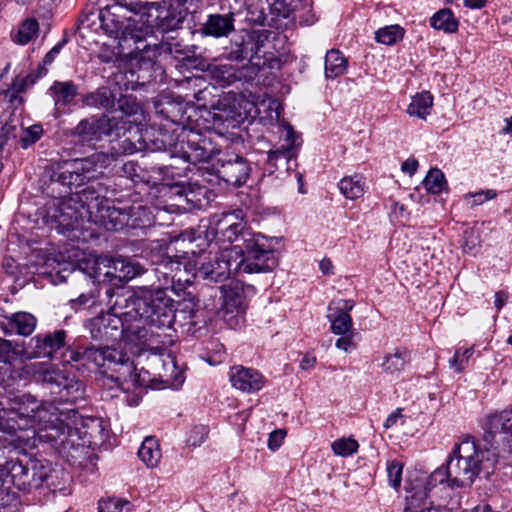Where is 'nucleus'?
I'll use <instances>...</instances> for the list:
<instances>
[{
  "label": "nucleus",
  "instance_id": "nucleus-1",
  "mask_svg": "<svg viewBox=\"0 0 512 512\" xmlns=\"http://www.w3.org/2000/svg\"><path fill=\"white\" fill-rule=\"evenodd\" d=\"M77 415L75 408L64 410L53 404L39 406L35 396L17 394L8 398L6 407H0V432L13 437L17 445L35 446L38 440L68 455L71 450L96 444L104 432L98 418L84 419L78 427Z\"/></svg>",
  "mask_w": 512,
  "mask_h": 512
},
{
  "label": "nucleus",
  "instance_id": "nucleus-2",
  "mask_svg": "<svg viewBox=\"0 0 512 512\" xmlns=\"http://www.w3.org/2000/svg\"><path fill=\"white\" fill-rule=\"evenodd\" d=\"M109 165V156L104 152H95L85 158H75L57 163L47 171L49 180H43L44 192L51 196L46 202L43 222L51 229L64 234L78 227L80 220L99 213V209L108 203L106 187L100 182H92L79 191L87 181L97 177L100 170Z\"/></svg>",
  "mask_w": 512,
  "mask_h": 512
},
{
  "label": "nucleus",
  "instance_id": "nucleus-3",
  "mask_svg": "<svg viewBox=\"0 0 512 512\" xmlns=\"http://www.w3.org/2000/svg\"><path fill=\"white\" fill-rule=\"evenodd\" d=\"M261 234H246L244 247H232L203 261L198 260L195 276L209 282H223L231 275L272 271L278 260Z\"/></svg>",
  "mask_w": 512,
  "mask_h": 512
},
{
  "label": "nucleus",
  "instance_id": "nucleus-4",
  "mask_svg": "<svg viewBox=\"0 0 512 512\" xmlns=\"http://www.w3.org/2000/svg\"><path fill=\"white\" fill-rule=\"evenodd\" d=\"M116 310L126 315L131 323H138L150 333V340L143 345L155 343L152 328H171L176 317V303L165 290L143 291L140 294L120 293L115 299Z\"/></svg>",
  "mask_w": 512,
  "mask_h": 512
},
{
  "label": "nucleus",
  "instance_id": "nucleus-5",
  "mask_svg": "<svg viewBox=\"0 0 512 512\" xmlns=\"http://www.w3.org/2000/svg\"><path fill=\"white\" fill-rule=\"evenodd\" d=\"M475 441L466 437L455 444L445 465L435 469L427 478L425 490L431 491L437 485L447 484L450 488L471 487L477 477L484 476L489 462L478 461Z\"/></svg>",
  "mask_w": 512,
  "mask_h": 512
},
{
  "label": "nucleus",
  "instance_id": "nucleus-6",
  "mask_svg": "<svg viewBox=\"0 0 512 512\" xmlns=\"http://www.w3.org/2000/svg\"><path fill=\"white\" fill-rule=\"evenodd\" d=\"M483 429L485 447L475 442V450L478 461L490 463L484 470L488 478L498 467L512 466V408L488 415Z\"/></svg>",
  "mask_w": 512,
  "mask_h": 512
},
{
  "label": "nucleus",
  "instance_id": "nucleus-7",
  "mask_svg": "<svg viewBox=\"0 0 512 512\" xmlns=\"http://www.w3.org/2000/svg\"><path fill=\"white\" fill-rule=\"evenodd\" d=\"M174 130H159L155 137V149L168 151L172 157L181 158L191 164L209 162L221 155L220 147L210 135L198 131L181 128L179 133Z\"/></svg>",
  "mask_w": 512,
  "mask_h": 512
},
{
  "label": "nucleus",
  "instance_id": "nucleus-8",
  "mask_svg": "<svg viewBox=\"0 0 512 512\" xmlns=\"http://www.w3.org/2000/svg\"><path fill=\"white\" fill-rule=\"evenodd\" d=\"M108 303L111 305V312L101 313L86 322V328L93 339L110 341L125 335L130 341L139 343L150 340L151 335L145 327L127 320L126 315L115 309V301L109 300Z\"/></svg>",
  "mask_w": 512,
  "mask_h": 512
},
{
  "label": "nucleus",
  "instance_id": "nucleus-9",
  "mask_svg": "<svg viewBox=\"0 0 512 512\" xmlns=\"http://www.w3.org/2000/svg\"><path fill=\"white\" fill-rule=\"evenodd\" d=\"M50 472L51 469L38 460H29L24 464L19 459H10L0 466V481L7 490L14 487L30 492L41 487L48 480Z\"/></svg>",
  "mask_w": 512,
  "mask_h": 512
},
{
  "label": "nucleus",
  "instance_id": "nucleus-10",
  "mask_svg": "<svg viewBox=\"0 0 512 512\" xmlns=\"http://www.w3.org/2000/svg\"><path fill=\"white\" fill-rule=\"evenodd\" d=\"M134 121H125L107 113L84 118L71 130L70 135L83 144H94L103 137H121L133 128Z\"/></svg>",
  "mask_w": 512,
  "mask_h": 512
},
{
  "label": "nucleus",
  "instance_id": "nucleus-11",
  "mask_svg": "<svg viewBox=\"0 0 512 512\" xmlns=\"http://www.w3.org/2000/svg\"><path fill=\"white\" fill-rule=\"evenodd\" d=\"M123 9L125 7L114 3L101 10V27L110 36L119 39L120 43L127 44L132 51H146L150 44L146 43L145 33L141 28L134 26V21L130 17L120 14Z\"/></svg>",
  "mask_w": 512,
  "mask_h": 512
},
{
  "label": "nucleus",
  "instance_id": "nucleus-12",
  "mask_svg": "<svg viewBox=\"0 0 512 512\" xmlns=\"http://www.w3.org/2000/svg\"><path fill=\"white\" fill-rule=\"evenodd\" d=\"M25 354L29 359L44 358L70 363L80 361L81 351L72 350L67 340V332L63 329H56L32 337Z\"/></svg>",
  "mask_w": 512,
  "mask_h": 512
},
{
  "label": "nucleus",
  "instance_id": "nucleus-13",
  "mask_svg": "<svg viewBox=\"0 0 512 512\" xmlns=\"http://www.w3.org/2000/svg\"><path fill=\"white\" fill-rule=\"evenodd\" d=\"M43 385L49 390L52 397L49 401L39 402V406L53 404L61 409L59 404H76L84 399L85 387L75 377H69L61 371L46 370L41 374ZM64 410L66 408H63Z\"/></svg>",
  "mask_w": 512,
  "mask_h": 512
},
{
  "label": "nucleus",
  "instance_id": "nucleus-14",
  "mask_svg": "<svg viewBox=\"0 0 512 512\" xmlns=\"http://www.w3.org/2000/svg\"><path fill=\"white\" fill-rule=\"evenodd\" d=\"M116 262L114 259L107 258H96V259H83L78 264V272L84 274L89 279L93 280V283L97 282L100 285L99 292L105 289V294L112 300L115 293L113 288L107 286V284L120 287V283L116 276Z\"/></svg>",
  "mask_w": 512,
  "mask_h": 512
},
{
  "label": "nucleus",
  "instance_id": "nucleus-15",
  "mask_svg": "<svg viewBox=\"0 0 512 512\" xmlns=\"http://www.w3.org/2000/svg\"><path fill=\"white\" fill-rule=\"evenodd\" d=\"M217 163L218 178L233 187L246 184L252 172L249 162L237 154H222Z\"/></svg>",
  "mask_w": 512,
  "mask_h": 512
},
{
  "label": "nucleus",
  "instance_id": "nucleus-16",
  "mask_svg": "<svg viewBox=\"0 0 512 512\" xmlns=\"http://www.w3.org/2000/svg\"><path fill=\"white\" fill-rule=\"evenodd\" d=\"M140 21L148 28H157L164 33L178 29L183 20L174 11L169 10L159 3H145L140 14Z\"/></svg>",
  "mask_w": 512,
  "mask_h": 512
},
{
  "label": "nucleus",
  "instance_id": "nucleus-17",
  "mask_svg": "<svg viewBox=\"0 0 512 512\" xmlns=\"http://www.w3.org/2000/svg\"><path fill=\"white\" fill-rule=\"evenodd\" d=\"M126 356L123 351L110 346L91 345L81 351L80 361L94 363L97 367L103 368L104 373H108Z\"/></svg>",
  "mask_w": 512,
  "mask_h": 512
},
{
  "label": "nucleus",
  "instance_id": "nucleus-18",
  "mask_svg": "<svg viewBox=\"0 0 512 512\" xmlns=\"http://www.w3.org/2000/svg\"><path fill=\"white\" fill-rule=\"evenodd\" d=\"M37 326V318L24 311L6 314L0 309V327L6 335L17 334L21 336L31 335Z\"/></svg>",
  "mask_w": 512,
  "mask_h": 512
},
{
  "label": "nucleus",
  "instance_id": "nucleus-19",
  "mask_svg": "<svg viewBox=\"0 0 512 512\" xmlns=\"http://www.w3.org/2000/svg\"><path fill=\"white\" fill-rule=\"evenodd\" d=\"M284 140L287 145H283L281 148L276 150H270L267 156V164L272 168L278 169L279 166L288 167L289 161L295 157V147L301 144L300 136L293 130V127L289 124L283 126Z\"/></svg>",
  "mask_w": 512,
  "mask_h": 512
},
{
  "label": "nucleus",
  "instance_id": "nucleus-20",
  "mask_svg": "<svg viewBox=\"0 0 512 512\" xmlns=\"http://www.w3.org/2000/svg\"><path fill=\"white\" fill-rule=\"evenodd\" d=\"M232 386L242 392L255 393L265 385V377L256 369L234 366L230 370Z\"/></svg>",
  "mask_w": 512,
  "mask_h": 512
},
{
  "label": "nucleus",
  "instance_id": "nucleus-21",
  "mask_svg": "<svg viewBox=\"0 0 512 512\" xmlns=\"http://www.w3.org/2000/svg\"><path fill=\"white\" fill-rule=\"evenodd\" d=\"M126 212L125 207H115L110 205V200L105 203L99 213L90 216L91 223L103 227L108 231H120L126 228Z\"/></svg>",
  "mask_w": 512,
  "mask_h": 512
},
{
  "label": "nucleus",
  "instance_id": "nucleus-22",
  "mask_svg": "<svg viewBox=\"0 0 512 512\" xmlns=\"http://www.w3.org/2000/svg\"><path fill=\"white\" fill-rule=\"evenodd\" d=\"M110 377L125 390L143 386L146 383V379L142 377V371H137L128 355L111 371Z\"/></svg>",
  "mask_w": 512,
  "mask_h": 512
},
{
  "label": "nucleus",
  "instance_id": "nucleus-23",
  "mask_svg": "<svg viewBox=\"0 0 512 512\" xmlns=\"http://www.w3.org/2000/svg\"><path fill=\"white\" fill-rule=\"evenodd\" d=\"M216 229L218 232L222 233L229 242L242 240V245L234 246L239 248L244 247V236L246 234H254L251 231H245V223L242 220H238L234 212L222 214L221 218L216 222Z\"/></svg>",
  "mask_w": 512,
  "mask_h": 512
},
{
  "label": "nucleus",
  "instance_id": "nucleus-24",
  "mask_svg": "<svg viewBox=\"0 0 512 512\" xmlns=\"http://www.w3.org/2000/svg\"><path fill=\"white\" fill-rule=\"evenodd\" d=\"M117 95L107 86L88 92L82 98V105L93 109L116 112Z\"/></svg>",
  "mask_w": 512,
  "mask_h": 512
},
{
  "label": "nucleus",
  "instance_id": "nucleus-25",
  "mask_svg": "<svg viewBox=\"0 0 512 512\" xmlns=\"http://www.w3.org/2000/svg\"><path fill=\"white\" fill-rule=\"evenodd\" d=\"M234 22L235 19L228 13L210 14L202 26V31L215 38L227 37L235 29Z\"/></svg>",
  "mask_w": 512,
  "mask_h": 512
},
{
  "label": "nucleus",
  "instance_id": "nucleus-26",
  "mask_svg": "<svg viewBox=\"0 0 512 512\" xmlns=\"http://www.w3.org/2000/svg\"><path fill=\"white\" fill-rule=\"evenodd\" d=\"M220 289L221 310L224 314H243L246 309L245 297L243 291L238 287H227L222 285Z\"/></svg>",
  "mask_w": 512,
  "mask_h": 512
},
{
  "label": "nucleus",
  "instance_id": "nucleus-27",
  "mask_svg": "<svg viewBox=\"0 0 512 512\" xmlns=\"http://www.w3.org/2000/svg\"><path fill=\"white\" fill-rule=\"evenodd\" d=\"M125 212L126 228L142 229L149 227L153 222L151 210L141 203H134L128 207L125 206Z\"/></svg>",
  "mask_w": 512,
  "mask_h": 512
},
{
  "label": "nucleus",
  "instance_id": "nucleus-28",
  "mask_svg": "<svg viewBox=\"0 0 512 512\" xmlns=\"http://www.w3.org/2000/svg\"><path fill=\"white\" fill-rule=\"evenodd\" d=\"M155 47L159 55L167 54L181 60L189 59L193 53L190 47L184 45L174 36L163 37L158 44H155Z\"/></svg>",
  "mask_w": 512,
  "mask_h": 512
},
{
  "label": "nucleus",
  "instance_id": "nucleus-29",
  "mask_svg": "<svg viewBox=\"0 0 512 512\" xmlns=\"http://www.w3.org/2000/svg\"><path fill=\"white\" fill-rule=\"evenodd\" d=\"M433 106V96L430 92L424 91L417 93L411 98V102L408 105L406 112L411 117H417L425 120L430 114Z\"/></svg>",
  "mask_w": 512,
  "mask_h": 512
},
{
  "label": "nucleus",
  "instance_id": "nucleus-30",
  "mask_svg": "<svg viewBox=\"0 0 512 512\" xmlns=\"http://www.w3.org/2000/svg\"><path fill=\"white\" fill-rule=\"evenodd\" d=\"M138 456L147 467H156L162 458L158 441L154 437H146L138 450Z\"/></svg>",
  "mask_w": 512,
  "mask_h": 512
},
{
  "label": "nucleus",
  "instance_id": "nucleus-31",
  "mask_svg": "<svg viewBox=\"0 0 512 512\" xmlns=\"http://www.w3.org/2000/svg\"><path fill=\"white\" fill-rule=\"evenodd\" d=\"M50 91L56 105H69L78 94V86L73 81H55Z\"/></svg>",
  "mask_w": 512,
  "mask_h": 512
},
{
  "label": "nucleus",
  "instance_id": "nucleus-32",
  "mask_svg": "<svg viewBox=\"0 0 512 512\" xmlns=\"http://www.w3.org/2000/svg\"><path fill=\"white\" fill-rule=\"evenodd\" d=\"M430 25L436 30H442L445 33L451 34L457 32L459 21L454 16L452 10L443 8L431 17Z\"/></svg>",
  "mask_w": 512,
  "mask_h": 512
},
{
  "label": "nucleus",
  "instance_id": "nucleus-33",
  "mask_svg": "<svg viewBox=\"0 0 512 512\" xmlns=\"http://www.w3.org/2000/svg\"><path fill=\"white\" fill-rule=\"evenodd\" d=\"M347 69V60L343 54L336 49H331L325 56V75L327 78H336Z\"/></svg>",
  "mask_w": 512,
  "mask_h": 512
},
{
  "label": "nucleus",
  "instance_id": "nucleus-34",
  "mask_svg": "<svg viewBox=\"0 0 512 512\" xmlns=\"http://www.w3.org/2000/svg\"><path fill=\"white\" fill-rule=\"evenodd\" d=\"M338 187L340 189V192L347 199L351 200L363 196L365 192V182L363 180V177L358 174L342 178L338 183Z\"/></svg>",
  "mask_w": 512,
  "mask_h": 512
},
{
  "label": "nucleus",
  "instance_id": "nucleus-35",
  "mask_svg": "<svg viewBox=\"0 0 512 512\" xmlns=\"http://www.w3.org/2000/svg\"><path fill=\"white\" fill-rule=\"evenodd\" d=\"M150 261L152 265L156 266L155 272L157 274H162L166 280L170 277L173 281L174 275H172V273L175 270H180L181 263L178 260L172 259V257L167 254L153 253Z\"/></svg>",
  "mask_w": 512,
  "mask_h": 512
},
{
  "label": "nucleus",
  "instance_id": "nucleus-36",
  "mask_svg": "<svg viewBox=\"0 0 512 512\" xmlns=\"http://www.w3.org/2000/svg\"><path fill=\"white\" fill-rule=\"evenodd\" d=\"M410 361V353L407 349H396L394 353L387 354L382 363L384 371L388 373L399 372Z\"/></svg>",
  "mask_w": 512,
  "mask_h": 512
},
{
  "label": "nucleus",
  "instance_id": "nucleus-37",
  "mask_svg": "<svg viewBox=\"0 0 512 512\" xmlns=\"http://www.w3.org/2000/svg\"><path fill=\"white\" fill-rule=\"evenodd\" d=\"M115 262L117 269L116 272L118 273L116 278L118 279L120 286L141 274L140 265L133 262L131 259L115 258Z\"/></svg>",
  "mask_w": 512,
  "mask_h": 512
},
{
  "label": "nucleus",
  "instance_id": "nucleus-38",
  "mask_svg": "<svg viewBox=\"0 0 512 512\" xmlns=\"http://www.w3.org/2000/svg\"><path fill=\"white\" fill-rule=\"evenodd\" d=\"M116 111L122 113L120 117H123L125 121H129L127 119L129 117L143 114L142 106L135 97L122 94L119 98L117 97Z\"/></svg>",
  "mask_w": 512,
  "mask_h": 512
},
{
  "label": "nucleus",
  "instance_id": "nucleus-39",
  "mask_svg": "<svg viewBox=\"0 0 512 512\" xmlns=\"http://www.w3.org/2000/svg\"><path fill=\"white\" fill-rule=\"evenodd\" d=\"M128 132L129 131L121 137H111L110 155L107 154L109 156V161L121 155L133 154L138 150L135 143L126 136Z\"/></svg>",
  "mask_w": 512,
  "mask_h": 512
},
{
  "label": "nucleus",
  "instance_id": "nucleus-40",
  "mask_svg": "<svg viewBox=\"0 0 512 512\" xmlns=\"http://www.w3.org/2000/svg\"><path fill=\"white\" fill-rule=\"evenodd\" d=\"M405 30L400 25H389L380 28L375 33L377 42L385 45H394L404 37Z\"/></svg>",
  "mask_w": 512,
  "mask_h": 512
},
{
  "label": "nucleus",
  "instance_id": "nucleus-41",
  "mask_svg": "<svg viewBox=\"0 0 512 512\" xmlns=\"http://www.w3.org/2000/svg\"><path fill=\"white\" fill-rule=\"evenodd\" d=\"M328 318L334 334L346 335L352 332V318L346 311H336L335 314L329 315Z\"/></svg>",
  "mask_w": 512,
  "mask_h": 512
},
{
  "label": "nucleus",
  "instance_id": "nucleus-42",
  "mask_svg": "<svg viewBox=\"0 0 512 512\" xmlns=\"http://www.w3.org/2000/svg\"><path fill=\"white\" fill-rule=\"evenodd\" d=\"M39 24L36 19H26L19 27L17 33L13 36V41L20 45L29 43L38 33Z\"/></svg>",
  "mask_w": 512,
  "mask_h": 512
},
{
  "label": "nucleus",
  "instance_id": "nucleus-43",
  "mask_svg": "<svg viewBox=\"0 0 512 512\" xmlns=\"http://www.w3.org/2000/svg\"><path fill=\"white\" fill-rule=\"evenodd\" d=\"M446 184L444 173L437 168L431 169L423 181L425 189L432 194L441 193Z\"/></svg>",
  "mask_w": 512,
  "mask_h": 512
},
{
  "label": "nucleus",
  "instance_id": "nucleus-44",
  "mask_svg": "<svg viewBox=\"0 0 512 512\" xmlns=\"http://www.w3.org/2000/svg\"><path fill=\"white\" fill-rule=\"evenodd\" d=\"M48 72V69L44 66H38L37 70L29 73L26 76H17L12 84V88L16 90V92H24L27 87L35 84L38 79L45 76Z\"/></svg>",
  "mask_w": 512,
  "mask_h": 512
},
{
  "label": "nucleus",
  "instance_id": "nucleus-45",
  "mask_svg": "<svg viewBox=\"0 0 512 512\" xmlns=\"http://www.w3.org/2000/svg\"><path fill=\"white\" fill-rule=\"evenodd\" d=\"M43 134L44 129L41 124H33L27 128H22L19 144L23 149H27L38 142Z\"/></svg>",
  "mask_w": 512,
  "mask_h": 512
},
{
  "label": "nucleus",
  "instance_id": "nucleus-46",
  "mask_svg": "<svg viewBox=\"0 0 512 512\" xmlns=\"http://www.w3.org/2000/svg\"><path fill=\"white\" fill-rule=\"evenodd\" d=\"M473 353L474 349L472 347L457 349L453 357L449 360L450 368L457 373L462 372L468 366Z\"/></svg>",
  "mask_w": 512,
  "mask_h": 512
},
{
  "label": "nucleus",
  "instance_id": "nucleus-47",
  "mask_svg": "<svg viewBox=\"0 0 512 512\" xmlns=\"http://www.w3.org/2000/svg\"><path fill=\"white\" fill-rule=\"evenodd\" d=\"M331 447L336 455L347 457L357 452L359 444L351 437H343L335 440Z\"/></svg>",
  "mask_w": 512,
  "mask_h": 512
},
{
  "label": "nucleus",
  "instance_id": "nucleus-48",
  "mask_svg": "<svg viewBox=\"0 0 512 512\" xmlns=\"http://www.w3.org/2000/svg\"><path fill=\"white\" fill-rule=\"evenodd\" d=\"M183 106L181 104H175L168 102L162 105L159 113L162 114L165 119L172 122L173 124H183L184 123V115H183Z\"/></svg>",
  "mask_w": 512,
  "mask_h": 512
},
{
  "label": "nucleus",
  "instance_id": "nucleus-49",
  "mask_svg": "<svg viewBox=\"0 0 512 512\" xmlns=\"http://www.w3.org/2000/svg\"><path fill=\"white\" fill-rule=\"evenodd\" d=\"M131 504L129 501L117 498H108L99 501V512H130Z\"/></svg>",
  "mask_w": 512,
  "mask_h": 512
},
{
  "label": "nucleus",
  "instance_id": "nucleus-50",
  "mask_svg": "<svg viewBox=\"0 0 512 512\" xmlns=\"http://www.w3.org/2000/svg\"><path fill=\"white\" fill-rule=\"evenodd\" d=\"M17 123L15 120H4L0 117V153L10 139L17 137Z\"/></svg>",
  "mask_w": 512,
  "mask_h": 512
},
{
  "label": "nucleus",
  "instance_id": "nucleus-51",
  "mask_svg": "<svg viewBox=\"0 0 512 512\" xmlns=\"http://www.w3.org/2000/svg\"><path fill=\"white\" fill-rule=\"evenodd\" d=\"M403 464L398 460H392L387 463L388 483L394 489L401 486Z\"/></svg>",
  "mask_w": 512,
  "mask_h": 512
},
{
  "label": "nucleus",
  "instance_id": "nucleus-52",
  "mask_svg": "<svg viewBox=\"0 0 512 512\" xmlns=\"http://www.w3.org/2000/svg\"><path fill=\"white\" fill-rule=\"evenodd\" d=\"M208 435V428L205 425H196L189 432L187 443L190 446L198 447L200 446Z\"/></svg>",
  "mask_w": 512,
  "mask_h": 512
},
{
  "label": "nucleus",
  "instance_id": "nucleus-53",
  "mask_svg": "<svg viewBox=\"0 0 512 512\" xmlns=\"http://www.w3.org/2000/svg\"><path fill=\"white\" fill-rule=\"evenodd\" d=\"M213 75L220 81L230 84L236 79V69L228 64L217 65L213 69Z\"/></svg>",
  "mask_w": 512,
  "mask_h": 512
},
{
  "label": "nucleus",
  "instance_id": "nucleus-54",
  "mask_svg": "<svg viewBox=\"0 0 512 512\" xmlns=\"http://www.w3.org/2000/svg\"><path fill=\"white\" fill-rule=\"evenodd\" d=\"M97 297L96 293L92 290L89 292H82L77 298L71 299L70 304L74 309L94 305Z\"/></svg>",
  "mask_w": 512,
  "mask_h": 512
},
{
  "label": "nucleus",
  "instance_id": "nucleus-55",
  "mask_svg": "<svg viewBox=\"0 0 512 512\" xmlns=\"http://www.w3.org/2000/svg\"><path fill=\"white\" fill-rule=\"evenodd\" d=\"M223 4L221 6L222 9L227 7L228 14L231 15L234 19L235 16L240 14L244 8L246 7V0H223Z\"/></svg>",
  "mask_w": 512,
  "mask_h": 512
},
{
  "label": "nucleus",
  "instance_id": "nucleus-56",
  "mask_svg": "<svg viewBox=\"0 0 512 512\" xmlns=\"http://www.w3.org/2000/svg\"><path fill=\"white\" fill-rule=\"evenodd\" d=\"M97 57L102 63H114L118 59L114 49L106 44L100 47Z\"/></svg>",
  "mask_w": 512,
  "mask_h": 512
},
{
  "label": "nucleus",
  "instance_id": "nucleus-57",
  "mask_svg": "<svg viewBox=\"0 0 512 512\" xmlns=\"http://www.w3.org/2000/svg\"><path fill=\"white\" fill-rule=\"evenodd\" d=\"M115 4L125 7V10L134 14H141L145 4L140 0H114Z\"/></svg>",
  "mask_w": 512,
  "mask_h": 512
},
{
  "label": "nucleus",
  "instance_id": "nucleus-58",
  "mask_svg": "<svg viewBox=\"0 0 512 512\" xmlns=\"http://www.w3.org/2000/svg\"><path fill=\"white\" fill-rule=\"evenodd\" d=\"M285 437V432L283 430H275L270 433L268 438V447L270 450L275 451L281 445Z\"/></svg>",
  "mask_w": 512,
  "mask_h": 512
},
{
  "label": "nucleus",
  "instance_id": "nucleus-59",
  "mask_svg": "<svg viewBox=\"0 0 512 512\" xmlns=\"http://www.w3.org/2000/svg\"><path fill=\"white\" fill-rule=\"evenodd\" d=\"M496 195L497 193L495 190L488 189L485 191L476 192L475 194H472L471 197L473 198L474 205H480L487 200L495 198Z\"/></svg>",
  "mask_w": 512,
  "mask_h": 512
},
{
  "label": "nucleus",
  "instance_id": "nucleus-60",
  "mask_svg": "<svg viewBox=\"0 0 512 512\" xmlns=\"http://www.w3.org/2000/svg\"><path fill=\"white\" fill-rule=\"evenodd\" d=\"M66 40H62L57 43L44 57L43 62L40 66H44L46 68L47 65H50L57 55L60 53L61 49L65 45Z\"/></svg>",
  "mask_w": 512,
  "mask_h": 512
},
{
  "label": "nucleus",
  "instance_id": "nucleus-61",
  "mask_svg": "<svg viewBox=\"0 0 512 512\" xmlns=\"http://www.w3.org/2000/svg\"><path fill=\"white\" fill-rule=\"evenodd\" d=\"M11 352V342L0 338V362H7L10 359Z\"/></svg>",
  "mask_w": 512,
  "mask_h": 512
},
{
  "label": "nucleus",
  "instance_id": "nucleus-62",
  "mask_svg": "<svg viewBox=\"0 0 512 512\" xmlns=\"http://www.w3.org/2000/svg\"><path fill=\"white\" fill-rule=\"evenodd\" d=\"M20 92H16L15 89L11 88L6 91H4L2 94L5 99L11 103V105L16 108L18 105L22 103V97L19 96Z\"/></svg>",
  "mask_w": 512,
  "mask_h": 512
},
{
  "label": "nucleus",
  "instance_id": "nucleus-63",
  "mask_svg": "<svg viewBox=\"0 0 512 512\" xmlns=\"http://www.w3.org/2000/svg\"><path fill=\"white\" fill-rule=\"evenodd\" d=\"M352 338H353L352 332L349 334H346V335H342V337L337 339L335 345L337 348H339L341 350L348 351L351 347H353Z\"/></svg>",
  "mask_w": 512,
  "mask_h": 512
},
{
  "label": "nucleus",
  "instance_id": "nucleus-64",
  "mask_svg": "<svg viewBox=\"0 0 512 512\" xmlns=\"http://www.w3.org/2000/svg\"><path fill=\"white\" fill-rule=\"evenodd\" d=\"M418 168V161L414 158H409L405 160L402 165L401 169L404 173H408L409 175H413Z\"/></svg>",
  "mask_w": 512,
  "mask_h": 512
}]
</instances>
